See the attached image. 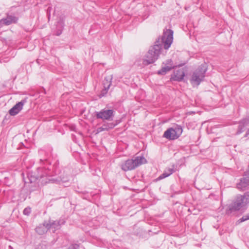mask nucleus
Instances as JSON below:
<instances>
[{"mask_svg": "<svg viewBox=\"0 0 249 249\" xmlns=\"http://www.w3.org/2000/svg\"><path fill=\"white\" fill-rule=\"evenodd\" d=\"M52 9V7H49L48 8V9L47 11V16H48L49 20L50 19V16H51V11Z\"/></svg>", "mask_w": 249, "mask_h": 249, "instance_id": "obj_29", "label": "nucleus"}, {"mask_svg": "<svg viewBox=\"0 0 249 249\" xmlns=\"http://www.w3.org/2000/svg\"><path fill=\"white\" fill-rule=\"evenodd\" d=\"M26 102V99L22 100L20 102H18L9 110V113L11 116H15L17 115L22 109L23 107Z\"/></svg>", "mask_w": 249, "mask_h": 249, "instance_id": "obj_11", "label": "nucleus"}, {"mask_svg": "<svg viewBox=\"0 0 249 249\" xmlns=\"http://www.w3.org/2000/svg\"><path fill=\"white\" fill-rule=\"evenodd\" d=\"M107 131V127H105L104 126V124H103V125L102 126L99 127L97 129V133H100V132H101L102 131Z\"/></svg>", "mask_w": 249, "mask_h": 249, "instance_id": "obj_25", "label": "nucleus"}, {"mask_svg": "<svg viewBox=\"0 0 249 249\" xmlns=\"http://www.w3.org/2000/svg\"><path fill=\"white\" fill-rule=\"evenodd\" d=\"M65 221L64 219H60L59 220H49L48 222L49 230L52 231L53 232L59 229L61 226L64 225Z\"/></svg>", "mask_w": 249, "mask_h": 249, "instance_id": "obj_8", "label": "nucleus"}, {"mask_svg": "<svg viewBox=\"0 0 249 249\" xmlns=\"http://www.w3.org/2000/svg\"><path fill=\"white\" fill-rule=\"evenodd\" d=\"M68 249H79V245L75 244L71 245Z\"/></svg>", "mask_w": 249, "mask_h": 249, "instance_id": "obj_28", "label": "nucleus"}, {"mask_svg": "<svg viewBox=\"0 0 249 249\" xmlns=\"http://www.w3.org/2000/svg\"><path fill=\"white\" fill-rule=\"evenodd\" d=\"M249 203V192L244 195H238L232 203L229 205L227 210L228 213L240 210Z\"/></svg>", "mask_w": 249, "mask_h": 249, "instance_id": "obj_2", "label": "nucleus"}, {"mask_svg": "<svg viewBox=\"0 0 249 249\" xmlns=\"http://www.w3.org/2000/svg\"><path fill=\"white\" fill-rule=\"evenodd\" d=\"M115 112L113 109L104 108L100 111L96 112V117L97 119L110 121L113 120Z\"/></svg>", "mask_w": 249, "mask_h": 249, "instance_id": "obj_7", "label": "nucleus"}, {"mask_svg": "<svg viewBox=\"0 0 249 249\" xmlns=\"http://www.w3.org/2000/svg\"><path fill=\"white\" fill-rule=\"evenodd\" d=\"M248 186H249V171L245 173L244 177L237 184L236 187L240 190H244Z\"/></svg>", "mask_w": 249, "mask_h": 249, "instance_id": "obj_9", "label": "nucleus"}, {"mask_svg": "<svg viewBox=\"0 0 249 249\" xmlns=\"http://www.w3.org/2000/svg\"><path fill=\"white\" fill-rule=\"evenodd\" d=\"M117 124V121H116L115 124L114 123H106L104 124V126L107 127V131L109 129L113 128Z\"/></svg>", "mask_w": 249, "mask_h": 249, "instance_id": "obj_20", "label": "nucleus"}, {"mask_svg": "<svg viewBox=\"0 0 249 249\" xmlns=\"http://www.w3.org/2000/svg\"><path fill=\"white\" fill-rule=\"evenodd\" d=\"M42 170H49L48 168H42L39 167L37 168V174L36 175V173L33 172H29L27 175L28 179L29 180V182L27 181H25V182L26 183L29 182L31 184L33 183H36L37 181H38L39 182H40L41 184L44 185L45 184H43L41 180V174H44V172L41 171ZM44 177H45V178H49L48 176L44 174Z\"/></svg>", "mask_w": 249, "mask_h": 249, "instance_id": "obj_6", "label": "nucleus"}, {"mask_svg": "<svg viewBox=\"0 0 249 249\" xmlns=\"http://www.w3.org/2000/svg\"><path fill=\"white\" fill-rule=\"evenodd\" d=\"M55 11H56V10H55H55H54V14L55 13Z\"/></svg>", "mask_w": 249, "mask_h": 249, "instance_id": "obj_30", "label": "nucleus"}, {"mask_svg": "<svg viewBox=\"0 0 249 249\" xmlns=\"http://www.w3.org/2000/svg\"><path fill=\"white\" fill-rule=\"evenodd\" d=\"M112 78V75H111L105 78V79L103 81V83L104 89H103L101 93V95L102 96H105V95L107 92L108 90L111 86Z\"/></svg>", "mask_w": 249, "mask_h": 249, "instance_id": "obj_12", "label": "nucleus"}, {"mask_svg": "<svg viewBox=\"0 0 249 249\" xmlns=\"http://www.w3.org/2000/svg\"><path fill=\"white\" fill-rule=\"evenodd\" d=\"M18 20V18L12 15H7L6 18H2L0 20V25H9L12 23H16Z\"/></svg>", "mask_w": 249, "mask_h": 249, "instance_id": "obj_13", "label": "nucleus"}, {"mask_svg": "<svg viewBox=\"0 0 249 249\" xmlns=\"http://www.w3.org/2000/svg\"><path fill=\"white\" fill-rule=\"evenodd\" d=\"M167 62V64L168 65L163 67L158 72L159 74H165L167 71H170L173 68L172 65L170 64V63L172 62L171 60H168Z\"/></svg>", "mask_w": 249, "mask_h": 249, "instance_id": "obj_18", "label": "nucleus"}, {"mask_svg": "<svg viewBox=\"0 0 249 249\" xmlns=\"http://www.w3.org/2000/svg\"><path fill=\"white\" fill-rule=\"evenodd\" d=\"M1 28V26L0 25V28Z\"/></svg>", "mask_w": 249, "mask_h": 249, "instance_id": "obj_31", "label": "nucleus"}, {"mask_svg": "<svg viewBox=\"0 0 249 249\" xmlns=\"http://www.w3.org/2000/svg\"><path fill=\"white\" fill-rule=\"evenodd\" d=\"M167 62V64L168 65L163 67L158 72L159 74H165L167 71H170L173 68L172 65L170 64V63L172 62L171 60H168Z\"/></svg>", "mask_w": 249, "mask_h": 249, "instance_id": "obj_17", "label": "nucleus"}, {"mask_svg": "<svg viewBox=\"0 0 249 249\" xmlns=\"http://www.w3.org/2000/svg\"><path fill=\"white\" fill-rule=\"evenodd\" d=\"M44 172V174L48 176L49 178H45L44 174H41V180L43 184H47L48 183L61 184L63 183H67L69 180V177L68 176L62 177H55L53 174V172L51 170H41Z\"/></svg>", "mask_w": 249, "mask_h": 249, "instance_id": "obj_3", "label": "nucleus"}, {"mask_svg": "<svg viewBox=\"0 0 249 249\" xmlns=\"http://www.w3.org/2000/svg\"><path fill=\"white\" fill-rule=\"evenodd\" d=\"M207 70V66L206 63L201 64L196 70L193 72L190 80L192 84L199 85L205 77Z\"/></svg>", "mask_w": 249, "mask_h": 249, "instance_id": "obj_5", "label": "nucleus"}, {"mask_svg": "<svg viewBox=\"0 0 249 249\" xmlns=\"http://www.w3.org/2000/svg\"><path fill=\"white\" fill-rule=\"evenodd\" d=\"M165 172L167 174H170V176L172 175L174 172V168H169L165 170Z\"/></svg>", "mask_w": 249, "mask_h": 249, "instance_id": "obj_26", "label": "nucleus"}, {"mask_svg": "<svg viewBox=\"0 0 249 249\" xmlns=\"http://www.w3.org/2000/svg\"><path fill=\"white\" fill-rule=\"evenodd\" d=\"M167 62V64L168 65L163 67L158 72L159 74H165L167 71H170L173 68L172 65L170 64V63L172 62L171 60H168Z\"/></svg>", "mask_w": 249, "mask_h": 249, "instance_id": "obj_19", "label": "nucleus"}, {"mask_svg": "<svg viewBox=\"0 0 249 249\" xmlns=\"http://www.w3.org/2000/svg\"><path fill=\"white\" fill-rule=\"evenodd\" d=\"M174 129L176 132V133L177 134L178 137H179L182 133V127L180 126L177 125Z\"/></svg>", "mask_w": 249, "mask_h": 249, "instance_id": "obj_22", "label": "nucleus"}, {"mask_svg": "<svg viewBox=\"0 0 249 249\" xmlns=\"http://www.w3.org/2000/svg\"><path fill=\"white\" fill-rule=\"evenodd\" d=\"M249 219V213L245 215H244L240 219V220L241 222H243L245 221H246L247 220Z\"/></svg>", "mask_w": 249, "mask_h": 249, "instance_id": "obj_27", "label": "nucleus"}, {"mask_svg": "<svg viewBox=\"0 0 249 249\" xmlns=\"http://www.w3.org/2000/svg\"><path fill=\"white\" fill-rule=\"evenodd\" d=\"M248 127H249V119H244L242 120L239 123L237 133H241L245 130V128H248ZM245 137L249 138V128L246 133Z\"/></svg>", "mask_w": 249, "mask_h": 249, "instance_id": "obj_10", "label": "nucleus"}, {"mask_svg": "<svg viewBox=\"0 0 249 249\" xmlns=\"http://www.w3.org/2000/svg\"><path fill=\"white\" fill-rule=\"evenodd\" d=\"M49 230L47 221H44L43 223L39 224L36 228V232L39 235H42L46 233Z\"/></svg>", "mask_w": 249, "mask_h": 249, "instance_id": "obj_14", "label": "nucleus"}, {"mask_svg": "<svg viewBox=\"0 0 249 249\" xmlns=\"http://www.w3.org/2000/svg\"><path fill=\"white\" fill-rule=\"evenodd\" d=\"M174 128H170L164 132L163 137L169 140H175L178 138Z\"/></svg>", "mask_w": 249, "mask_h": 249, "instance_id": "obj_16", "label": "nucleus"}, {"mask_svg": "<svg viewBox=\"0 0 249 249\" xmlns=\"http://www.w3.org/2000/svg\"><path fill=\"white\" fill-rule=\"evenodd\" d=\"M31 212V209L30 207H27L23 210V214L24 215H29Z\"/></svg>", "mask_w": 249, "mask_h": 249, "instance_id": "obj_24", "label": "nucleus"}, {"mask_svg": "<svg viewBox=\"0 0 249 249\" xmlns=\"http://www.w3.org/2000/svg\"><path fill=\"white\" fill-rule=\"evenodd\" d=\"M184 75V71L181 69H178L174 71L171 79L174 81H180L183 79Z\"/></svg>", "mask_w": 249, "mask_h": 249, "instance_id": "obj_15", "label": "nucleus"}, {"mask_svg": "<svg viewBox=\"0 0 249 249\" xmlns=\"http://www.w3.org/2000/svg\"><path fill=\"white\" fill-rule=\"evenodd\" d=\"M170 176V174L166 173L165 171L161 175H160L158 178H157L158 180H161L162 179H163L165 178H167Z\"/></svg>", "mask_w": 249, "mask_h": 249, "instance_id": "obj_23", "label": "nucleus"}, {"mask_svg": "<svg viewBox=\"0 0 249 249\" xmlns=\"http://www.w3.org/2000/svg\"><path fill=\"white\" fill-rule=\"evenodd\" d=\"M173 30L165 29L162 36L155 42V45L151 47L143 58V65H148L154 63L158 59L160 51L163 47L167 50L171 46L173 40Z\"/></svg>", "mask_w": 249, "mask_h": 249, "instance_id": "obj_1", "label": "nucleus"}, {"mask_svg": "<svg viewBox=\"0 0 249 249\" xmlns=\"http://www.w3.org/2000/svg\"><path fill=\"white\" fill-rule=\"evenodd\" d=\"M146 159L142 156H137L134 159H129L122 163L121 166L124 171H127L135 169L138 166L145 163Z\"/></svg>", "mask_w": 249, "mask_h": 249, "instance_id": "obj_4", "label": "nucleus"}, {"mask_svg": "<svg viewBox=\"0 0 249 249\" xmlns=\"http://www.w3.org/2000/svg\"><path fill=\"white\" fill-rule=\"evenodd\" d=\"M58 25L60 26V27L61 28V29H59L56 33V36H59L62 33V28L64 27V22L63 21H60L59 22H58Z\"/></svg>", "mask_w": 249, "mask_h": 249, "instance_id": "obj_21", "label": "nucleus"}]
</instances>
